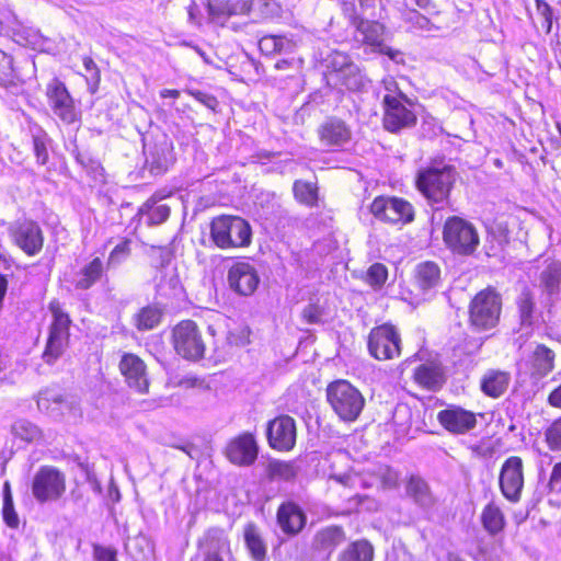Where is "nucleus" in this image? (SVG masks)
I'll return each instance as SVG.
<instances>
[{"label":"nucleus","mask_w":561,"mask_h":561,"mask_svg":"<svg viewBox=\"0 0 561 561\" xmlns=\"http://www.w3.org/2000/svg\"><path fill=\"white\" fill-rule=\"evenodd\" d=\"M210 237L220 249L242 248L251 243L252 230L245 219L222 215L211 220Z\"/></svg>","instance_id":"nucleus-1"},{"label":"nucleus","mask_w":561,"mask_h":561,"mask_svg":"<svg viewBox=\"0 0 561 561\" xmlns=\"http://www.w3.org/2000/svg\"><path fill=\"white\" fill-rule=\"evenodd\" d=\"M327 397L330 405L343 421H355L365 405L363 394L346 380H337L329 385Z\"/></svg>","instance_id":"nucleus-2"},{"label":"nucleus","mask_w":561,"mask_h":561,"mask_svg":"<svg viewBox=\"0 0 561 561\" xmlns=\"http://www.w3.org/2000/svg\"><path fill=\"white\" fill-rule=\"evenodd\" d=\"M501 310V295L491 287L482 289L470 302V324L477 330H490L497 324Z\"/></svg>","instance_id":"nucleus-3"},{"label":"nucleus","mask_w":561,"mask_h":561,"mask_svg":"<svg viewBox=\"0 0 561 561\" xmlns=\"http://www.w3.org/2000/svg\"><path fill=\"white\" fill-rule=\"evenodd\" d=\"M455 180L456 172L451 167L430 168L419 172L416 186L428 202L439 204L448 199Z\"/></svg>","instance_id":"nucleus-4"},{"label":"nucleus","mask_w":561,"mask_h":561,"mask_svg":"<svg viewBox=\"0 0 561 561\" xmlns=\"http://www.w3.org/2000/svg\"><path fill=\"white\" fill-rule=\"evenodd\" d=\"M48 309L51 312L53 322L49 328L43 358L47 364H53L62 355L68 346L71 320L58 300L50 301Z\"/></svg>","instance_id":"nucleus-5"},{"label":"nucleus","mask_w":561,"mask_h":561,"mask_svg":"<svg viewBox=\"0 0 561 561\" xmlns=\"http://www.w3.org/2000/svg\"><path fill=\"white\" fill-rule=\"evenodd\" d=\"M414 103L407 95L385 94L382 98L383 128L390 133H400L415 126L417 117Z\"/></svg>","instance_id":"nucleus-6"},{"label":"nucleus","mask_w":561,"mask_h":561,"mask_svg":"<svg viewBox=\"0 0 561 561\" xmlns=\"http://www.w3.org/2000/svg\"><path fill=\"white\" fill-rule=\"evenodd\" d=\"M443 239L453 252L463 255L473 253L479 244V236L473 225L457 216L446 220Z\"/></svg>","instance_id":"nucleus-7"},{"label":"nucleus","mask_w":561,"mask_h":561,"mask_svg":"<svg viewBox=\"0 0 561 561\" xmlns=\"http://www.w3.org/2000/svg\"><path fill=\"white\" fill-rule=\"evenodd\" d=\"M173 345L179 355L186 359H199L205 352V344L196 323L185 320L173 329Z\"/></svg>","instance_id":"nucleus-8"},{"label":"nucleus","mask_w":561,"mask_h":561,"mask_svg":"<svg viewBox=\"0 0 561 561\" xmlns=\"http://www.w3.org/2000/svg\"><path fill=\"white\" fill-rule=\"evenodd\" d=\"M66 491V478L58 469L44 466L35 473L32 482V493L34 497L45 503L56 501Z\"/></svg>","instance_id":"nucleus-9"},{"label":"nucleus","mask_w":561,"mask_h":561,"mask_svg":"<svg viewBox=\"0 0 561 561\" xmlns=\"http://www.w3.org/2000/svg\"><path fill=\"white\" fill-rule=\"evenodd\" d=\"M370 213L379 220L389 224H408L413 220V206L398 197H376L370 205Z\"/></svg>","instance_id":"nucleus-10"},{"label":"nucleus","mask_w":561,"mask_h":561,"mask_svg":"<svg viewBox=\"0 0 561 561\" xmlns=\"http://www.w3.org/2000/svg\"><path fill=\"white\" fill-rule=\"evenodd\" d=\"M400 344V335L392 325L383 324L369 333L368 350L376 359L386 360L399 356Z\"/></svg>","instance_id":"nucleus-11"},{"label":"nucleus","mask_w":561,"mask_h":561,"mask_svg":"<svg viewBox=\"0 0 561 561\" xmlns=\"http://www.w3.org/2000/svg\"><path fill=\"white\" fill-rule=\"evenodd\" d=\"M523 469L522 458L511 456L504 461L500 471L499 484L501 492L512 503H517L520 500L524 488Z\"/></svg>","instance_id":"nucleus-12"},{"label":"nucleus","mask_w":561,"mask_h":561,"mask_svg":"<svg viewBox=\"0 0 561 561\" xmlns=\"http://www.w3.org/2000/svg\"><path fill=\"white\" fill-rule=\"evenodd\" d=\"M296 422L289 415H280L268 423L267 440L273 449L291 450L296 444Z\"/></svg>","instance_id":"nucleus-13"},{"label":"nucleus","mask_w":561,"mask_h":561,"mask_svg":"<svg viewBox=\"0 0 561 561\" xmlns=\"http://www.w3.org/2000/svg\"><path fill=\"white\" fill-rule=\"evenodd\" d=\"M118 368L129 388L141 394L148 392L147 366L139 356L133 353H124Z\"/></svg>","instance_id":"nucleus-14"},{"label":"nucleus","mask_w":561,"mask_h":561,"mask_svg":"<svg viewBox=\"0 0 561 561\" xmlns=\"http://www.w3.org/2000/svg\"><path fill=\"white\" fill-rule=\"evenodd\" d=\"M438 423L449 433L461 435L477 426L476 414L459 405H448L437 413Z\"/></svg>","instance_id":"nucleus-15"},{"label":"nucleus","mask_w":561,"mask_h":561,"mask_svg":"<svg viewBox=\"0 0 561 561\" xmlns=\"http://www.w3.org/2000/svg\"><path fill=\"white\" fill-rule=\"evenodd\" d=\"M228 284L238 295L251 296L260 284V276L252 264L240 261L229 268Z\"/></svg>","instance_id":"nucleus-16"},{"label":"nucleus","mask_w":561,"mask_h":561,"mask_svg":"<svg viewBox=\"0 0 561 561\" xmlns=\"http://www.w3.org/2000/svg\"><path fill=\"white\" fill-rule=\"evenodd\" d=\"M259 447L251 433H242L227 444L225 455L236 466H251L257 458Z\"/></svg>","instance_id":"nucleus-17"},{"label":"nucleus","mask_w":561,"mask_h":561,"mask_svg":"<svg viewBox=\"0 0 561 561\" xmlns=\"http://www.w3.org/2000/svg\"><path fill=\"white\" fill-rule=\"evenodd\" d=\"M47 98L54 113L65 123L71 124L76 121L77 114L73 101L66 89L65 84L54 79L47 85Z\"/></svg>","instance_id":"nucleus-18"},{"label":"nucleus","mask_w":561,"mask_h":561,"mask_svg":"<svg viewBox=\"0 0 561 561\" xmlns=\"http://www.w3.org/2000/svg\"><path fill=\"white\" fill-rule=\"evenodd\" d=\"M14 242L26 254L38 253L44 243L42 229L35 221H23L19 224L13 232Z\"/></svg>","instance_id":"nucleus-19"},{"label":"nucleus","mask_w":561,"mask_h":561,"mask_svg":"<svg viewBox=\"0 0 561 561\" xmlns=\"http://www.w3.org/2000/svg\"><path fill=\"white\" fill-rule=\"evenodd\" d=\"M318 136L325 147H342L352 137L351 128L340 118H329L318 128Z\"/></svg>","instance_id":"nucleus-20"},{"label":"nucleus","mask_w":561,"mask_h":561,"mask_svg":"<svg viewBox=\"0 0 561 561\" xmlns=\"http://www.w3.org/2000/svg\"><path fill=\"white\" fill-rule=\"evenodd\" d=\"M252 4L250 0H207V10L214 21L225 22L232 15L250 14Z\"/></svg>","instance_id":"nucleus-21"},{"label":"nucleus","mask_w":561,"mask_h":561,"mask_svg":"<svg viewBox=\"0 0 561 561\" xmlns=\"http://www.w3.org/2000/svg\"><path fill=\"white\" fill-rule=\"evenodd\" d=\"M277 523L287 535L298 534L306 524V515L295 503L288 502L279 506Z\"/></svg>","instance_id":"nucleus-22"},{"label":"nucleus","mask_w":561,"mask_h":561,"mask_svg":"<svg viewBox=\"0 0 561 561\" xmlns=\"http://www.w3.org/2000/svg\"><path fill=\"white\" fill-rule=\"evenodd\" d=\"M561 284V262L550 263L540 274V286L546 295L545 304L549 308L559 296Z\"/></svg>","instance_id":"nucleus-23"},{"label":"nucleus","mask_w":561,"mask_h":561,"mask_svg":"<svg viewBox=\"0 0 561 561\" xmlns=\"http://www.w3.org/2000/svg\"><path fill=\"white\" fill-rule=\"evenodd\" d=\"M172 151V144L165 139L150 148L146 159L150 172L154 174L165 172L174 161Z\"/></svg>","instance_id":"nucleus-24"},{"label":"nucleus","mask_w":561,"mask_h":561,"mask_svg":"<svg viewBox=\"0 0 561 561\" xmlns=\"http://www.w3.org/2000/svg\"><path fill=\"white\" fill-rule=\"evenodd\" d=\"M510 381L511 375L507 371L489 369L481 378L480 388L485 396L499 398L507 390Z\"/></svg>","instance_id":"nucleus-25"},{"label":"nucleus","mask_w":561,"mask_h":561,"mask_svg":"<svg viewBox=\"0 0 561 561\" xmlns=\"http://www.w3.org/2000/svg\"><path fill=\"white\" fill-rule=\"evenodd\" d=\"M354 27L356 28L357 36H360L363 44L369 45L375 49L383 44L386 27L382 23L363 18L356 22Z\"/></svg>","instance_id":"nucleus-26"},{"label":"nucleus","mask_w":561,"mask_h":561,"mask_svg":"<svg viewBox=\"0 0 561 561\" xmlns=\"http://www.w3.org/2000/svg\"><path fill=\"white\" fill-rule=\"evenodd\" d=\"M414 380L423 388L435 391L443 386L445 378L439 365L427 363L414 370Z\"/></svg>","instance_id":"nucleus-27"},{"label":"nucleus","mask_w":561,"mask_h":561,"mask_svg":"<svg viewBox=\"0 0 561 561\" xmlns=\"http://www.w3.org/2000/svg\"><path fill=\"white\" fill-rule=\"evenodd\" d=\"M297 47V42L293 36L288 37L286 35H265L259 41L260 50L266 55H276V54H290Z\"/></svg>","instance_id":"nucleus-28"},{"label":"nucleus","mask_w":561,"mask_h":561,"mask_svg":"<svg viewBox=\"0 0 561 561\" xmlns=\"http://www.w3.org/2000/svg\"><path fill=\"white\" fill-rule=\"evenodd\" d=\"M375 550L366 539L348 543L337 556V561H373Z\"/></svg>","instance_id":"nucleus-29"},{"label":"nucleus","mask_w":561,"mask_h":561,"mask_svg":"<svg viewBox=\"0 0 561 561\" xmlns=\"http://www.w3.org/2000/svg\"><path fill=\"white\" fill-rule=\"evenodd\" d=\"M346 540L345 531L339 526H329L319 530L314 536L317 549L331 553Z\"/></svg>","instance_id":"nucleus-30"},{"label":"nucleus","mask_w":561,"mask_h":561,"mask_svg":"<svg viewBox=\"0 0 561 561\" xmlns=\"http://www.w3.org/2000/svg\"><path fill=\"white\" fill-rule=\"evenodd\" d=\"M407 494L421 507L428 508L435 503L428 484L420 477L412 476L407 483Z\"/></svg>","instance_id":"nucleus-31"},{"label":"nucleus","mask_w":561,"mask_h":561,"mask_svg":"<svg viewBox=\"0 0 561 561\" xmlns=\"http://www.w3.org/2000/svg\"><path fill=\"white\" fill-rule=\"evenodd\" d=\"M205 554L228 556L231 553L227 535L220 528H211L204 536Z\"/></svg>","instance_id":"nucleus-32"},{"label":"nucleus","mask_w":561,"mask_h":561,"mask_svg":"<svg viewBox=\"0 0 561 561\" xmlns=\"http://www.w3.org/2000/svg\"><path fill=\"white\" fill-rule=\"evenodd\" d=\"M481 523L485 531L492 536L501 533L506 525L502 510L494 502L489 503L483 508L481 513Z\"/></svg>","instance_id":"nucleus-33"},{"label":"nucleus","mask_w":561,"mask_h":561,"mask_svg":"<svg viewBox=\"0 0 561 561\" xmlns=\"http://www.w3.org/2000/svg\"><path fill=\"white\" fill-rule=\"evenodd\" d=\"M533 374L543 377L554 367V352L543 344H538L533 353Z\"/></svg>","instance_id":"nucleus-34"},{"label":"nucleus","mask_w":561,"mask_h":561,"mask_svg":"<svg viewBox=\"0 0 561 561\" xmlns=\"http://www.w3.org/2000/svg\"><path fill=\"white\" fill-rule=\"evenodd\" d=\"M162 311L156 306H146L141 308L133 317L134 325L139 331H148L154 329L161 321Z\"/></svg>","instance_id":"nucleus-35"},{"label":"nucleus","mask_w":561,"mask_h":561,"mask_svg":"<svg viewBox=\"0 0 561 561\" xmlns=\"http://www.w3.org/2000/svg\"><path fill=\"white\" fill-rule=\"evenodd\" d=\"M140 213L147 217L148 225H160L170 216V207L158 204L154 196L149 198L140 208Z\"/></svg>","instance_id":"nucleus-36"},{"label":"nucleus","mask_w":561,"mask_h":561,"mask_svg":"<svg viewBox=\"0 0 561 561\" xmlns=\"http://www.w3.org/2000/svg\"><path fill=\"white\" fill-rule=\"evenodd\" d=\"M244 540L252 558L255 561H263L266 556V546L254 524L247 525L244 529Z\"/></svg>","instance_id":"nucleus-37"},{"label":"nucleus","mask_w":561,"mask_h":561,"mask_svg":"<svg viewBox=\"0 0 561 561\" xmlns=\"http://www.w3.org/2000/svg\"><path fill=\"white\" fill-rule=\"evenodd\" d=\"M354 65L348 55L341 53V51H332L325 58V66L329 70L328 72V82L331 83L335 79L340 78L343 72L346 71L348 66Z\"/></svg>","instance_id":"nucleus-38"},{"label":"nucleus","mask_w":561,"mask_h":561,"mask_svg":"<svg viewBox=\"0 0 561 561\" xmlns=\"http://www.w3.org/2000/svg\"><path fill=\"white\" fill-rule=\"evenodd\" d=\"M102 272V261L99 257L93 259L81 270L79 277L76 280V287L79 289L90 288L101 277Z\"/></svg>","instance_id":"nucleus-39"},{"label":"nucleus","mask_w":561,"mask_h":561,"mask_svg":"<svg viewBox=\"0 0 561 561\" xmlns=\"http://www.w3.org/2000/svg\"><path fill=\"white\" fill-rule=\"evenodd\" d=\"M416 283L423 289L427 290L437 285L439 279V268L432 262H425L416 267Z\"/></svg>","instance_id":"nucleus-40"},{"label":"nucleus","mask_w":561,"mask_h":561,"mask_svg":"<svg viewBox=\"0 0 561 561\" xmlns=\"http://www.w3.org/2000/svg\"><path fill=\"white\" fill-rule=\"evenodd\" d=\"M517 307L523 325H531L535 312V302L533 294L525 288L517 298Z\"/></svg>","instance_id":"nucleus-41"},{"label":"nucleus","mask_w":561,"mask_h":561,"mask_svg":"<svg viewBox=\"0 0 561 561\" xmlns=\"http://www.w3.org/2000/svg\"><path fill=\"white\" fill-rule=\"evenodd\" d=\"M293 190L294 195L299 203L311 207L317 205L318 190L312 183L297 180L294 183Z\"/></svg>","instance_id":"nucleus-42"},{"label":"nucleus","mask_w":561,"mask_h":561,"mask_svg":"<svg viewBox=\"0 0 561 561\" xmlns=\"http://www.w3.org/2000/svg\"><path fill=\"white\" fill-rule=\"evenodd\" d=\"M12 433L28 443L38 442L42 438V431L35 424L26 420H18L12 425Z\"/></svg>","instance_id":"nucleus-43"},{"label":"nucleus","mask_w":561,"mask_h":561,"mask_svg":"<svg viewBox=\"0 0 561 561\" xmlns=\"http://www.w3.org/2000/svg\"><path fill=\"white\" fill-rule=\"evenodd\" d=\"M332 83L335 85L341 84L347 90L357 91L364 85L363 76L356 65L348 66L345 72L335 79Z\"/></svg>","instance_id":"nucleus-44"},{"label":"nucleus","mask_w":561,"mask_h":561,"mask_svg":"<svg viewBox=\"0 0 561 561\" xmlns=\"http://www.w3.org/2000/svg\"><path fill=\"white\" fill-rule=\"evenodd\" d=\"M387 278L388 270L381 263L373 264L366 273V282L375 289L381 288Z\"/></svg>","instance_id":"nucleus-45"},{"label":"nucleus","mask_w":561,"mask_h":561,"mask_svg":"<svg viewBox=\"0 0 561 561\" xmlns=\"http://www.w3.org/2000/svg\"><path fill=\"white\" fill-rule=\"evenodd\" d=\"M545 437L548 447L552 451L561 450V416L546 430Z\"/></svg>","instance_id":"nucleus-46"},{"label":"nucleus","mask_w":561,"mask_h":561,"mask_svg":"<svg viewBox=\"0 0 561 561\" xmlns=\"http://www.w3.org/2000/svg\"><path fill=\"white\" fill-rule=\"evenodd\" d=\"M130 254V241L125 239L118 243L110 253L107 264L108 266H116L125 261Z\"/></svg>","instance_id":"nucleus-47"},{"label":"nucleus","mask_w":561,"mask_h":561,"mask_svg":"<svg viewBox=\"0 0 561 561\" xmlns=\"http://www.w3.org/2000/svg\"><path fill=\"white\" fill-rule=\"evenodd\" d=\"M19 82V78L13 69V59L12 57L7 60L5 64L0 66V85L4 88L16 87Z\"/></svg>","instance_id":"nucleus-48"},{"label":"nucleus","mask_w":561,"mask_h":561,"mask_svg":"<svg viewBox=\"0 0 561 561\" xmlns=\"http://www.w3.org/2000/svg\"><path fill=\"white\" fill-rule=\"evenodd\" d=\"M407 21L412 24L413 27L426 32L438 31L439 27L430 21L428 18L422 15L415 10H412L408 13Z\"/></svg>","instance_id":"nucleus-49"},{"label":"nucleus","mask_w":561,"mask_h":561,"mask_svg":"<svg viewBox=\"0 0 561 561\" xmlns=\"http://www.w3.org/2000/svg\"><path fill=\"white\" fill-rule=\"evenodd\" d=\"M268 473L271 478L288 480L294 477L295 471L290 463L284 461H272L268 465Z\"/></svg>","instance_id":"nucleus-50"},{"label":"nucleus","mask_w":561,"mask_h":561,"mask_svg":"<svg viewBox=\"0 0 561 561\" xmlns=\"http://www.w3.org/2000/svg\"><path fill=\"white\" fill-rule=\"evenodd\" d=\"M148 254L152 257L156 266H164L171 260V252L168 248L164 247H154L151 245Z\"/></svg>","instance_id":"nucleus-51"},{"label":"nucleus","mask_w":561,"mask_h":561,"mask_svg":"<svg viewBox=\"0 0 561 561\" xmlns=\"http://www.w3.org/2000/svg\"><path fill=\"white\" fill-rule=\"evenodd\" d=\"M2 517L7 526L10 528H18L20 524L19 516L14 510L13 501L3 502Z\"/></svg>","instance_id":"nucleus-52"},{"label":"nucleus","mask_w":561,"mask_h":561,"mask_svg":"<svg viewBox=\"0 0 561 561\" xmlns=\"http://www.w3.org/2000/svg\"><path fill=\"white\" fill-rule=\"evenodd\" d=\"M381 482L385 488H394L399 482V474L389 467L380 468Z\"/></svg>","instance_id":"nucleus-53"},{"label":"nucleus","mask_w":561,"mask_h":561,"mask_svg":"<svg viewBox=\"0 0 561 561\" xmlns=\"http://www.w3.org/2000/svg\"><path fill=\"white\" fill-rule=\"evenodd\" d=\"M322 312L318 306L308 305L302 310V318L309 324L319 323L321 321Z\"/></svg>","instance_id":"nucleus-54"},{"label":"nucleus","mask_w":561,"mask_h":561,"mask_svg":"<svg viewBox=\"0 0 561 561\" xmlns=\"http://www.w3.org/2000/svg\"><path fill=\"white\" fill-rule=\"evenodd\" d=\"M34 152L36 154L37 161L41 164H45L48 159V152L45 142L38 136L33 138Z\"/></svg>","instance_id":"nucleus-55"},{"label":"nucleus","mask_w":561,"mask_h":561,"mask_svg":"<svg viewBox=\"0 0 561 561\" xmlns=\"http://www.w3.org/2000/svg\"><path fill=\"white\" fill-rule=\"evenodd\" d=\"M548 486L551 491H561V461L553 466Z\"/></svg>","instance_id":"nucleus-56"},{"label":"nucleus","mask_w":561,"mask_h":561,"mask_svg":"<svg viewBox=\"0 0 561 561\" xmlns=\"http://www.w3.org/2000/svg\"><path fill=\"white\" fill-rule=\"evenodd\" d=\"M191 94L202 104L210 110H215L218 105V101L215 96L204 93L202 91H193Z\"/></svg>","instance_id":"nucleus-57"},{"label":"nucleus","mask_w":561,"mask_h":561,"mask_svg":"<svg viewBox=\"0 0 561 561\" xmlns=\"http://www.w3.org/2000/svg\"><path fill=\"white\" fill-rule=\"evenodd\" d=\"M96 561H116V552L113 549L96 546L94 548Z\"/></svg>","instance_id":"nucleus-58"},{"label":"nucleus","mask_w":561,"mask_h":561,"mask_svg":"<svg viewBox=\"0 0 561 561\" xmlns=\"http://www.w3.org/2000/svg\"><path fill=\"white\" fill-rule=\"evenodd\" d=\"M83 66L85 70L90 73V80L94 84H98L100 81V72L94 60L91 57H84Z\"/></svg>","instance_id":"nucleus-59"},{"label":"nucleus","mask_w":561,"mask_h":561,"mask_svg":"<svg viewBox=\"0 0 561 561\" xmlns=\"http://www.w3.org/2000/svg\"><path fill=\"white\" fill-rule=\"evenodd\" d=\"M380 4L379 0H359V9L363 18L364 15L376 18L377 15L374 12V9Z\"/></svg>","instance_id":"nucleus-60"},{"label":"nucleus","mask_w":561,"mask_h":561,"mask_svg":"<svg viewBox=\"0 0 561 561\" xmlns=\"http://www.w3.org/2000/svg\"><path fill=\"white\" fill-rule=\"evenodd\" d=\"M382 84L385 87V90L387 91L386 94H393V95H405L399 88L398 82L392 77H387L382 80Z\"/></svg>","instance_id":"nucleus-61"},{"label":"nucleus","mask_w":561,"mask_h":561,"mask_svg":"<svg viewBox=\"0 0 561 561\" xmlns=\"http://www.w3.org/2000/svg\"><path fill=\"white\" fill-rule=\"evenodd\" d=\"M343 12L350 19L351 24L354 26L357 21L363 19L362 15L357 14L355 4L353 2L343 3Z\"/></svg>","instance_id":"nucleus-62"},{"label":"nucleus","mask_w":561,"mask_h":561,"mask_svg":"<svg viewBox=\"0 0 561 561\" xmlns=\"http://www.w3.org/2000/svg\"><path fill=\"white\" fill-rule=\"evenodd\" d=\"M377 50L381 54L387 55L391 60H393L398 64L403 61L402 54L399 50L392 49V48L386 46L385 44H381L377 48Z\"/></svg>","instance_id":"nucleus-63"},{"label":"nucleus","mask_w":561,"mask_h":561,"mask_svg":"<svg viewBox=\"0 0 561 561\" xmlns=\"http://www.w3.org/2000/svg\"><path fill=\"white\" fill-rule=\"evenodd\" d=\"M227 340L230 344H234L237 346L245 345L248 343V336L245 330H242L239 335L234 332H229Z\"/></svg>","instance_id":"nucleus-64"}]
</instances>
